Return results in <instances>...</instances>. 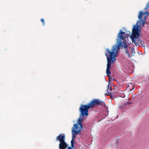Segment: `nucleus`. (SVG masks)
<instances>
[{
  "instance_id": "nucleus-1",
  "label": "nucleus",
  "mask_w": 149,
  "mask_h": 149,
  "mask_svg": "<svg viewBox=\"0 0 149 149\" xmlns=\"http://www.w3.org/2000/svg\"><path fill=\"white\" fill-rule=\"evenodd\" d=\"M128 36L129 34L120 30L117 35L116 39L117 44L113 46L111 50L108 49H106L105 55L107 61L106 69V73L107 76H110L111 74L110 69L111 64L113 63L116 60V56L121 47H124L125 52L128 55L129 58H131L134 56L135 52L134 48H131L130 47H128L127 44L126 39Z\"/></svg>"
},
{
  "instance_id": "nucleus-2",
  "label": "nucleus",
  "mask_w": 149,
  "mask_h": 149,
  "mask_svg": "<svg viewBox=\"0 0 149 149\" xmlns=\"http://www.w3.org/2000/svg\"><path fill=\"white\" fill-rule=\"evenodd\" d=\"M149 13L145 11L143 12L140 11L139 13L138 17L140 19L139 21H138L136 25H134L132 31V33L130 36L132 43L136 46H143L144 42L139 39L140 33L139 32V26H142L144 27V24L145 23L144 20L142 19H141L143 16L144 19H145L146 17L148 16Z\"/></svg>"
},
{
  "instance_id": "nucleus-3",
  "label": "nucleus",
  "mask_w": 149,
  "mask_h": 149,
  "mask_svg": "<svg viewBox=\"0 0 149 149\" xmlns=\"http://www.w3.org/2000/svg\"><path fill=\"white\" fill-rule=\"evenodd\" d=\"M85 117L86 116L80 114V117L77 121V123L74 124L73 128V131H74L75 133H80L81 130L83 128V125L81 124V122L83 121Z\"/></svg>"
},
{
  "instance_id": "nucleus-4",
  "label": "nucleus",
  "mask_w": 149,
  "mask_h": 149,
  "mask_svg": "<svg viewBox=\"0 0 149 149\" xmlns=\"http://www.w3.org/2000/svg\"><path fill=\"white\" fill-rule=\"evenodd\" d=\"M65 136L63 134L62 136L60 134L56 137V140L60 142L59 145V149H65L67 147L68 145L65 141Z\"/></svg>"
},
{
  "instance_id": "nucleus-5",
  "label": "nucleus",
  "mask_w": 149,
  "mask_h": 149,
  "mask_svg": "<svg viewBox=\"0 0 149 149\" xmlns=\"http://www.w3.org/2000/svg\"><path fill=\"white\" fill-rule=\"evenodd\" d=\"M90 108H91L88 104L85 105L81 104L79 108L80 114L87 117L88 115V109Z\"/></svg>"
},
{
  "instance_id": "nucleus-6",
  "label": "nucleus",
  "mask_w": 149,
  "mask_h": 149,
  "mask_svg": "<svg viewBox=\"0 0 149 149\" xmlns=\"http://www.w3.org/2000/svg\"><path fill=\"white\" fill-rule=\"evenodd\" d=\"M88 104L91 108H93L96 106L100 105L101 104L102 105H105V103L103 101L98 99H93Z\"/></svg>"
},
{
  "instance_id": "nucleus-7",
  "label": "nucleus",
  "mask_w": 149,
  "mask_h": 149,
  "mask_svg": "<svg viewBox=\"0 0 149 149\" xmlns=\"http://www.w3.org/2000/svg\"><path fill=\"white\" fill-rule=\"evenodd\" d=\"M127 88L129 87L130 88V86H132V88H130L129 89H130V91H132V90L134 88V86L133 85H132V83H129V84L127 86Z\"/></svg>"
},
{
  "instance_id": "nucleus-8",
  "label": "nucleus",
  "mask_w": 149,
  "mask_h": 149,
  "mask_svg": "<svg viewBox=\"0 0 149 149\" xmlns=\"http://www.w3.org/2000/svg\"><path fill=\"white\" fill-rule=\"evenodd\" d=\"M78 133H77V134L75 133V132H74V131H73V130H72V139H74V138H75L76 137V136L75 135V134H78Z\"/></svg>"
},
{
  "instance_id": "nucleus-9",
  "label": "nucleus",
  "mask_w": 149,
  "mask_h": 149,
  "mask_svg": "<svg viewBox=\"0 0 149 149\" xmlns=\"http://www.w3.org/2000/svg\"><path fill=\"white\" fill-rule=\"evenodd\" d=\"M71 146L72 148H74V139H72L71 140Z\"/></svg>"
},
{
  "instance_id": "nucleus-10",
  "label": "nucleus",
  "mask_w": 149,
  "mask_h": 149,
  "mask_svg": "<svg viewBox=\"0 0 149 149\" xmlns=\"http://www.w3.org/2000/svg\"><path fill=\"white\" fill-rule=\"evenodd\" d=\"M146 9H148L149 10V2H148L146 7L145 8V10H146Z\"/></svg>"
},
{
  "instance_id": "nucleus-11",
  "label": "nucleus",
  "mask_w": 149,
  "mask_h": 149,
  "mask_svg": "<svg viewBox=\"0 0 149 149\" xmlns=\"http://www.w3.org/2000/svg\"><path fill=\"white\" fill-rule=\"evenodd\" d=\"M41 21L42 22V24L44 25V20L43 19H41Z\"/></svg>"
},
{
  "instance_id": "nucleus-12",
  "label": "nucleus",
  "mask_w": 149,
  "mask_h": 149,
  "mask_svg": "<svg viewBox=\"0 0 149 149\" xmlns=\"http://www.w3.org/2000/svg\"><path fill=\"white\" fill-rule=\"evenodd\" d=\"M73 148H72V147H69L68 148V149H72Z\"/></svg>"
},
{
  "instance_id": "nucleus-13",
  "label": "nucleus",
  "mask_w": 149,
  "mask_h": 149,
  "mask_svg": "<svg viewBox=\"0 0 149 149\" xmlns=\"http://www.w3.org/2000/svg\"><path fill=\"white\" fill-rule=\"evenodd\" d=\"M110 93V97H111V93Z\"/></svg>"
},
{
  "instance_id": "nucleus-14",
  "label": "nucleus",
  "mask_w": 149,
  "mask_h": 149,
  "mask_svg": "<svg viewBox=\"0 0 149 149\" xmlns=\"http://www.w3.org/2000/svg\"><path fill=\"white\" fill-rule=\"evenodd\" d=\"M125 97V95H123V97Z\"/></svg>"
},
{
  "instance_id": "nucleus-15",
  "label": "nucleus",
  "mask_w": 149,
  "mask_h": 149,
  "mask_svg": "<svg viewBox=\"0 0 149 149\" xmlns=\"http://www.w3.org/2000/svg\"><path fill=\"white\" fill-rule=\"evenodd\" d=\"M110 90H111V87L110 88Z\"/></svg>"
}]
</instances>
